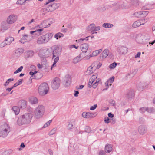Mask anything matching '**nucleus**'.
<instances>
[{
  "mask_svg": "<svg viewBox=\"0 0 155 155\" xmlns=\"http://www.w3.org/2000/svg\"><path fill=\"white\" fill-rule=\"evenodd\" d=\"M34 54V52L32 50L27 51L25 53V56L26 58H28L32 57Z\"/></svg>",
  "mask_w": 155,
  "mask_h": 155,
  "instance_id": "23",
  "label": "nucleus"
},
{
  "mask_svg": "<svg viewBox=\"0 0 155 155\" xmlns=\"http://www.w3.org/2000/svg\"><path fill=\"white\" fill-rule=\"evenodd\" d=\"M10 131V127L7 124H4L0 128V137H5Z\"/></svg>",
  "mask_w": 155,
  "mask_h": 155,
  "instance_id": "6",
  "label": "nucleus"
},
{
  "mask_svg": "<svg viewBox=\"0 0 155 155\" xmlns=\"http://www.w3.org/2000/svg\"><path fill=\"white\" fill-rule=\"evenodd\" d=\"M128 49L127 48L124 46H120L119 47L117 50V51L120 54H123L124 53H127L128 51Z\"/></svg>",
  "mask_w": 155,
  "mask_h": 155,
  "instance_id": "14",
  "label": "nucleus"
},
{
  "mask_svg": "<svg viewBox=\"0 0 155 155\" xmlns=\"http://www.w3.org/2000/svg\"><path fill=\"white\" fill-rule=\"evenodd\" d=\"M141 12V16L143 17L146 16L148 13V11H143Z\"/></svg>",
  "mask_w": 155,
  "mask_h": 155,
  "instance_id": "45",
  "label": "nucleus"
},
{
  "mask_svg": "<svg viewBox=\"0 0 155 155\" xmlns=\"http://www.w3.org/2000/svg\"><path fill=\"white\" fill-rule=\"evenodd\" d=\"M91 57H92L91 54L87 56L85 55L84 59L85 60H88Z\"/></svg>",
  "mask_w": 155,
  "mask_h": 155,
  "instance_id": "59",
  "label": "nucleus"
},
{
  "mask_svg": "<svg viewBox=\"0 0 155 155\" xmlns=\"http://www.w3.org/2000/svg\"><path fill=\"white\" fill-rule=\"evenodd\" d=\"M73 62L74 64H76L78 63L77 57H75L73 60Z\"/></svg>",
  "mask_w": 155,
  "mask_h": 155,
  "instance_id": "62",
  "label": "nucleus"
},
{
  "mask_svg": "<svg viewBox=\"0 0 155 155\" xmlns=\"http://www.w3.org/2000/svg\"><path fill=\"white\" fill-rule=\"evenodd\" d=\"M144 23H141L139 20H138L134 22L132 26L134 28H136L140 26L141 25H143Z\"/></svg>",
  "mask_w": 155,
  "mask_h": 155,
  "instance_id": "25",
  "label": "nucleus"
},
{
  "mask_svg": "<svg viewBox=\"0 0 155 155\" xmlns=\"http://www.w3.org/2000/svg\"><path fill=\"white\" fill-rule=\"evenodd\" d=\"M45 113V107L42 105H38L34 111V117L36 119H39L42 117Z\"/></svg>",
  "mask_w": 155,
  "mask_h": 155,
  "instance_id": "3",
  "label": "nucleus"
},
{
  "mask_svg": "<svg viewBox=\"0 0 155 155\" xmlns=\"http://www.w3.org/2000/svg\"><path fill=\"white\" fill-rule=\"evenodd\" d=\"M14 41V38L12 37H8L6 38L5 39V41H8L7 43L8 45L10 44Z\"/></svg>",
  "mask_w": 155,
  "mask_h": 155,
  "instance_id": "30",
  "label": "nucleus"
},
{
  "mask_svg": "<svg viewBox=\"0 0 155 155\" xmlns=\"http://www.w3.org/2000/svg\"><path fill=\"white\" fill-rule=\"evenodd\" d=\"M80 48L83 52L86 53L88 49V45L86 43H84L80 45Z\"/></svg>",
  "mask_w": 155,
  "mask_h": 155,
  "instance_id": "15",
  "label": "nucleus"
},
{
  "mask_svg": "<svg viewBox=\"0 0 155 155\" xmlns=\"http://www.w3.org/2000/svg\"><path fill=\"white\" fill-rule=\"evenodd\" d=\"M112 150V145L110 144H107L105 147V151L107 153L111 152Z\"/></svg>",
  "mask_w": 155,
  "mask_h": 155,
  "instance_id": "17",
  "label": "nucleus"
},
{
  "mask_svg": "<svg viewBox=\"0 0 155 155\" xmlns=\"http://www.w3.org/2000/svg\"><path fill=\"white\" fill-rule=\"evenodd\" d=\"M24 51V49L22 48H19L15 50V54L16 56L19 57L23 53Z\"/></svg>",
  "mask_w": 155,
  "mask_h": 155,
  "instance_id": "16",
  "label": "nucleus"
},
{
  "mask_svg": "<svg viewBox=\"0 0 155 155\" xmlns=\"http://www.w3.org/2000/svg\"><path fill=\"white\" fill-rule=\"evenodd\" d=\"M71 79L69 75H66L63 82V84L65 87H69L71 83Z\"/></svg>",
  "mask_w": 155,
  "mask_h": 155,
  "instance_id": "9",
  "label": "nucleus"
},
{
  "mask_svg": "<svg viewBox=\"0 0 155 155\" xmlns=\"http://www.w3.org/2000/svg\"><path fill=\"white\" fill-rule=\"evenodd\" d=\"M106 117L107 118H105L104 121L105 123L108 124L110 122L109 120L110 119L108 117Z\"/></svg>",
  "mask_w": 155,
  "mask_h": 155,
  "instance_id": "58",
  "label": "nucleus"
},
{
  "mask_svg": "<svg viewBox=\"0 0 155 155\" xmlns=\"http://www.w3.org/2000/svg\"><path fill=\"white\" fill-rule=\"evenodd\" d=\"M114 79V76L112 77L111 78L108 80L105 83V84L107 85V86L111 85V83L113 82Z\"/></svg>",
  "mask_w": 155,
  "mask_h": 155,
  "instance_id": "26",
  "label": "nucleus"
},
{
  "mask_svg": "<svg viewBox=\"0 0 155 155\" xmlns=\"http://www.w3.org/2000/svg\"><path fill=\"white\" fill-rule=\"evenodd\" d=\"M97 74H95L94 75H93L91 77V78L92 79H93L94 81H95L96 79H97Z\"/></svg>",
  "mask_w": 155,
  "mask_h": 155,
  "instance_id": "55",
  "label": "nucleus"
},
{
  "mask_svg": "<svg viewBox=\"0 0 155 155\" xmlns=\"http://www.w3.org/2000/svg\"><path fill=\"white\" fill-rule=\"evenodd\" d=\"M145 121V119L144 118L142 117H140L139 118V122L141 124H143Z\"/></svg>",
  "mask_w": 155,
  "mask_h": 155,
  "instance_id": "50",
  "label": "nucleus"
},
{
  "mask_svg": "<svg viewBox=\"0 0 155 155\" xmlns=\"http://www.w3.org/2000/svg\"><path fill=\"white\" fill-rule=\"evenodd\" d=\"M114 25L109 23H104L102 25V27L105 28H110L113 27Z\"/></svg>",
  "mask_w": 155,
  "mask_h": 155,
  "instance_id": "27",
  "label": "nucleus"
},
{
  "mask_svg": "<svg viewBox=\"0 0 155 155\" xmlns=\"http://www.w3.org/2000/svg\"><path fill=\"white\" fill-rule=\"evenodd\" d=\"M29 101L32 104H37L38 102V99L34 97H30L29 99Z\"/></svg>",
  "mask_w": 155,
  "mask_h": 155,
  "instance_id": "21",
  "label": "nucleus"
},
{
  "mask_svg": "<svg viewBox=\"0 0 155 155\" xmlns=\"http://www.w3.org/2000/svg\"><path fill=\"white\" fill-rule=\"evenodd\" d=\"M141 54V52H138L137 54L135 55V58H137L140 57V55Z\"/></svg>",
  "mask_w": 155,
  "mask_h": 155,
  "instance_id": "63",
  "label": "nucleus"
},
{
  "mask_svg": "<svg viewBox=\"0 0 155 155\" xmlns=\"http://www.w3.org/2000/svg\"><path fill=\"white\" fill-rule=\"evenodd\" d=\"M47 51L48 52L50 51L52 52V59L55 57L59 56L61 54V51L60 50L58 46L57 45L53 46L51 48L48 49Z\"/></svg>",
  "mask_w": 155,
  "mask_h": 155,
  "instance_id": "5",
  "label": "nucleus"
},
{
  "mask_svg": "<svg viewBox=\"0 0 155 155\" xmlns=\"http://www.w3.org/2000/svg\"><path fill=\"white\" fill-rule=\"evenodd\" d=\"M10 26V25L7 22L3 21L1 23L0 29L3 32L9 29Z\"/></svg>",
  "mask_w": 155,
  "mask_h": 155,
  "instance_id": "10",
  "label": "nucleus"
},
{
  "mask_svg": "<svg viewBox=\"0 0 155 155\" xmlns=\"http://www.w3.org/2000/svg\"><path fill=\"white\" fill-rule=\"evenodd\" d=\"M56 130L57 129L56 128H54L49 132V135H51L54 134L55 133Z\"/></svg>",
  "mask_w": 155,
  "mask_h": 155,
  "instance_id": "38",
  "label": "nucleus"
},
{
  "mask_svg": "<svg viewBox=\"0 0 155 155\" xmlns=\"http://www.w3.org/2000/svg\"><path fill=\"white\" fill-rule=\"evenodd\" d=\"M132 15H133V16L137 17V18H140L142 16L141 15V12H137L134 13Z\"/></svg>",
  "mask_w": 155,
  "mask_h": 155,
  "instance_id": "33",
  "label": "nucleus"
},
{
  "mask_svg": "<svg viewBox=\"0 0 155 155\" xmlns=\"http://www.w3.org/2000/svg\"><path fill=\"white\" fill-rule=\"evenodd\" d=\"M16 20L15 16L14 15H10L7 18L6 22L10 25L14 22Z\"/></svg>",
  "mask_w": 155,
  "mask_h": 155,
  "instance_id": "12",
  "label": "nucleus"
},
{
  "mask_svg": "<svg viewBox=\"0 0 155 155\" xmlns=\"http://www.w3.org/2000/svg\"><path fill=\"white\" fill-rule=\"evenodd\" d=\"M25 2V0H18L16 3L17 4L22 5Z\"/></svg>",
  "mask_w": 155,
  "mask_h": 155,
  "instance_id": "49",
  "label": "nucleus"
},
{
  "mask_svg": "<svg viewBox=\"0 0 155 155\" xmlns=\"http://www.w3.org/2000/svg\"><path fill=\"white\" fill-rule=\"evenodd\" d=\"M117 63L116 62H114L111 64L109 66V68L112 69L114 68L117 66Z\"/></svg>",
  "mask_w": 155,
  "mask_h": 155,
  "instance_id": "40",
  "label": "nucleus"
},
{
  "mask_svg": "<svg viewBox=\"0 0 155 155\" xmlns=\"http://www.w3.org/2000/svg\"><path fill=\"white\" fill-rule=\"evenodd\" d=\"M95 28H94V29H93V30L91 31V32L92 34H93L94 33L96 34L97 33V32H96L97 31L95 29Z\"/></svg>",
  "mask_w": 155,
  "mask_h": 155,
  "instance_id": "64",
  "label": "nucleus"
},
{
  "mask_svg": "<svg viewBox=\"0 0 155 155\" xmlns=\"http://www.w3.org/2000/svg\"><path fill=\"white\" fill-rule=\"evenodd\" d=\"M6 41H5V40L0 45V47H3L6 45H8V43H6Z\"/></svg>",
  "mask_w": 155,
  "mask_h": 155,
  "instance_id": "46",
  "label": "nucleus"
},
{
  "mask_svg": "<svg viewBox=\"0 0 155 155\" xmlns=\"http://www.w3.org/2000/svg\"><path fill=\"white\" fill-rule=\"evenodd\" d=\"M109 54V51L107 49H105L103 51L101 54V56H102L103 58H106Z\"/></svg>",
  "mask_w": 155,
  "mask_h": 155,
  "instance_id": "22",
  "label": "nucleus"
},
{
  "mask_svg": "<svg viewBox=\"0 0 155 155\" xmlns=\"http://www.w3.org/2000/svg\"><path fill=\"white\" fill-rule=\"evenodd\" d=\"M55 58L54 59V62L53 64L52 65L51 67V69L52 68L56 66V64L57 62L59 60V56L55 57Z\"/></svg>",
  "mask_w": 155,
  "mask_h": 155,
  "instance_id": "32",
  "label": "nucleus"
},
{
  "mask_svg": "<svg viewBox=\"0 0 155 155\" xmlns=\"http://www.w3.org/2000/svg\"><path fill=\"white\" fill-rule=\"evenodd\" d=\"M93 67H89L88 68H87V74H90L92 73H93Z\"/></svg>",
  "mask_w": 155,
  "mask_h": 155,
  "instance_id": "36",
  "label": "nucleus"
},
{
  "mask_svg": "<svg viewBox=\"0 0 155 155\" xmlns=\"http://www.w3.org/2000/svg\"><path fill=\"white\" fill-rule=\"evenodd\" d=\"M98 84V83H96L95 82L92 85V87L94 88H95L97 87V86Z\"/></svg>",
  "mask_w": 155,
  "mask_h": 155,
  "instance_id": "60",
  "label": "nucleus"
},
{
  "mask_svg": "<svg viewBox=\"0 0 155 155\" xmlns=\"http://www.w3.org/2000/svg\"><path fill=\"white\" fill-rule=\"evenodd\" d=\"M49 91L48 84L46 83H42L39 87L38 93L42 96H44L47 94Z\"/></svg>",
  "mask_w": 155,
  "mask_h": 155,
  "instance_id": "4",
  "label": "nucleus"
},
{
  "mask_svg": "<svg viewBox=\"0 0 155 155\" xmlns=\"http://www.w3.org/2000/svg\"><path fill=\"white\" fill-rule=\"evenodd\" d=\"M109 102L110 104H112V106H114L115 105V102L114 100L110 99L109 100Z\"/></svg>",
  "mask_w": 155,
  "mask_h": 155,
  "instance_id": "54",
  "label": "nucleus"
},
{
  "mask_svg": "<svg viewBox=\"0 0 155 155\" xmlns=\"http://www.w3.org/2000/svg\"><path fill=\"white\" fill-rule=\"evenodd\" d=\"M148 108L147 107H143L140 108L139 109V110L141 113H143L146 111H147Z\"/></svg>",
  "mask_w": 155,
  "mask_h": 155,
  "instance_id": "35",
  "label": "nucleus"
},
{
  "mask_svg": "<svg viewBox=\"0 0 155 155\" xmlns=\"http://www.w3.org/2000/svg\"><path fill=\"white\" fill-rule=\"evenodd\" d=\"M46 21H43L41 24H40V25H42V27L44 28H47V25H45L46 23Z\"/></svg>",
  "mask_w": 155,
  "mask_h": 155,
  "instance_id": "52",
  "label": "nucleus"
},
{
  "mask_svg": "<svg viewBox=\"0 0 155 155\" xmlns=\"http://www.w3.org/2000/svg\"><path fill=\"white\" fill-rule=\"evenodd\" d=\"M43 30V29H39L36 30L35 31H31L30 32V33L31 34H34V35H36L37 36H39L42 35L41 33Z\"/></svg>",
  "mask_w": 155,
  "mask_h": 155,
  "instance_id": "19",
  "label": "nucleus"
},
{
  "mask_svg": "<svg viewBox=\"0 0 155 155\" xmlns=\"http://www.w3.org/2000/svg\"><path fill=\"white\" fill-rule=\"evenodd\" d=\"M12 109L13 111L14 112L15 115L18 114L20 112V109L18 107H13Z\"/></svg>",
  "mask_w": 155,
  "mask_h": 155,
  "instance_id": "29",
  "label": "nucleus"
},
{
  "mask_svg": "<svg viewBox=\"0 0 155 155\" xmlns=\"http://www.w3.org/2000/svg\"><path fill=\"white\" fill-rule=\"evenodd\" d=\"M14 80V79L13 78H9L7 80L6 82L4 84V85L5 86H7V85H8V84H9V83L11 81H13Z\"/></svg>",
  "mask_w": 155,
  "mask_h": 155,
  "instance_id": "44",
  "label": "nucleus"
},
{
  "mask_svg": "<svg viewBox=\"0 0 155 155\" xmlns=\"http://www.w3.org/2000/svg\"><path fill=\"white\" fill-rule=\"evenodd\" d=\"M85 52L81 53L79 54V55L78 56V61H80L83 59H84L85 57Z\"/></svg>",
  "mask_w": 155,
  "mask_h": 155,
  "instance_id": "31",
  "label": "nucleus"
},
{
  "mask_svg": "<svg viewBox=\"0 0 155 155\" xmlns=\"http://www.w3.org/2000/svg\"><path fill=\"white\" fill-rule=\"evenodd\" d=\"M97 107V104H94L93 106H92L90 108V110H94Z\"/></svg>",
  "mask_w": 155,
  "mask_h": 155,
  "instance_id": "56",
  "label": "nucleus"
},
{
  "mask_svg": "<svg viewBox=\"0 0 155 155\" xmlns=\"http://www.w3.org/2000/svg\"><path fill=\"white\" fill-rule=\"evenodd\" d=\"M23 68V67L22 66H21L20 67L17 69L14 72V74H17L19 72L21 71L22 69Z\"/></svg>",
  "mask_w": 155,
  "mask_h": 155,
  "instance_id": "42",
  "label": "nucleus"
},
{
  "mask_svg": "<svg viewBox=\"0 0 155 155\" xmlns=\"http://www.w3.org/2000/svg\"><path fill=\"white\" fill-rule=\"evenodd\" d=\"M137 87L138 89L140 90H142L144 88V86L143 85L142 83H140V84L137 85Z\"/></svg>",
  "mask_w": 155,
  "mask_h": 155,
  "instance_id": "37",
  "label": "nucleus"
},
{
  "mask_svg": "<svg viewBox=\"0 0 155 155\" xmlns=\"http://www.w3.org/2000/svg\"><path fill=\"white\" fill-rule=\"evenodd\" d=\"M98 52H97V50L94 51L93 52L92 54H91V55L92 57L96 56L99 54L98 53Z\"/></svg>",
  "mask_w": 155,
  "mask_h": 155,
  "instance_id": "48",
  "label": "nucleus"
},
{
  "mask_svg": "<svg viewBox=\"0 0 155 155\" xmlns=\"http://www.w3.org/2000/svg\"><path fill=\"white\" fill-rule=\"evenodd\" d=\"M33 114L30 113H25L18 117L17 120L18 124L19 125L29 124L31 121Z\"/></svg>",
  "mask_w": 155,
  "mask_h": 155,
  "instance_id": "1",
  "label": "nucleus"
},
{
  "mask_svg": "<svg viewBox=\"0 0 155 155\" xmlns=\"http://www.w3.org/2000/svg\"><path fill=\"white\" fill-rule=\"evenodd\" d=\"M155 111V110L153 107L148 108L147 110V112L149 113H153Z\"/></svg>",
  "mask_w": 155,
  "mask_h": 155,
  "instance_id": "41",
  "label": "nucleus"
},
{
  "mask_svg": "<svg viewBox=\"0 0 155 155\" xmlns=\"http://www.w3.org/2000/svg\"><path fill=\"white\" fill-rule=\"evenodd\" d=\"M59 6V3L50 4L46 8V10L48 12H52L58 8Z\"/></svg>",
  "mask_w": 155,
  "mask_h": 155,
  "instance_id": "8",
  "label": "nucleus"
},
{
  "mask_svg": "<svg viewBox=\"0 0 155 155\" xmlns=\"http://www.w3.org/2000/svg\"><path fill=\"white\" fill-rule=\"evenodd\" d=\"M30 37V36L26 34L20 40V42L23 44L25 42H28L31 41Z\"/></svg>",
  "mask_w": 155,
  "mask_h": 155,
  "instance_id": "11",
  "label": "nucleus"
},
{
  "mask_svg": "<svg viewBox=\"0 0 155 155\" xmlns=\"http://www.w3.org/2000/svg\"><path fill=\"white\" fill-rule=\"evenodd\" d=\"M87 118H92L93 117V114L89 112H87Z\"/></svg>",
  "mask_w": 155,
  "mask_h": 155,
  "instance_id": "53",
  "label": "nucleus"
},
{
  "mask_svg": "<svg viewBox=\"0 0 155 155\" xmlns=\"http://www.w3.org/2000/svg\"><path fill=\"white\" fill-rule=\"evenodd\" d=\"M95 27V25L94 24H91L88 26V29L91 32V31L93 30L94 28Z\"/></svg>",
  "mask_w": 155,
  "mask_h": 155,
  "instance_id": "34",
  "label": "nucleus"
},
{
  "mask_svg": "<svg viewBox=\"0 0 155 155\" xmlns=\"http://www.w3.org/2000/svg\"><path fill=\"white\" fill-rule=\"evenodd\" d=\"M90 36H88L84 38H80L78 40V42H81L82 41H83L84 40H86L87 41L88 40V38Z\"/></svg>",
  "mask_w": 155,
  "mask_h": 155,
  "instance_id": "51",
  "label": "nucleus"
},
{
  "mask_svg": "<svg viewBox=\"0 0 155 155\" xmlns=\"http://www.w3.org/2000/svg\"><path fill=\"white\" fill-rule=\"evenodd\" d=\"M87 112H83L82 114V117L85 118H87Z\"/></svg>",
  "mask_w": 155,
  "mask_h": 155,
  "instance_id": "57",
  "label": "nucleus"
},
{
  "mask_svg": "<svg viewBox=\"0 0 155 155\" xmlns=\"http://www.w3.org/2000/svg\"><path fill=\"white\" fill-rule=\"evenodd\" d=\"M75 125V121L74 120L70 121L68 122L67 126V129L68 130L72 129Z\"/></svg>",
  "mask_w": 155,
  "mask_h": 155,
  "instance_id": "24",
  "label": "nucleus"
},
{
  "mask_svg": "<svg viewBox=\"0 0 155 155\" xmlns=\"http://www.w3.org/2000/svg\"><path fill=\"white\" fill-rule=\"evenodd\" d=\"M68 48L70 50H73V48L78 49V46H76L75 45H73L68 46Z\"/></svg>",
  "mask_w": 155,
  "mask_h": 155,
  "instance_id": "39",
  "label": "nucleus"
},
{
  "mask_svg": "<svg viewBox=\"0 0 155 155\" xmlns=\"http://www.w3.org/2000/svg\"><path fill=\"white\" fill-rule=\"evenodd\" d=\"M108 116L109 117L112 118L114 116L113 114L111 113H109L108 114Z\"/></svg>",
  "mask_w": 155,
  "mask_h": 155,
  "instance_id": "61",
  "label": "nucleus"
},
{
  "mask_svg": "<svg viewBox=\"0 0 155 155\" xmlns=\"http://www.w3.org/2000/svg\"><path fill=\"white\" fill-rule=\"evenodd\" d=\"M53 35V33L49 32L40 36L37 39L36 43L39 45L46 44L51 39Z\"/></svg>",
  "mask_w": 155,
  "mask_h": 155,
  "instance_id": "2",
  "label": "nucleus"
},
{
  "mask_svg": "<svg viewBox=\"0 0 155 155\" xmlns=\"http://www.w3.org/2000/svg\"><path fill=\"white\" fill-rule=\"evenodd\" d=\"M64 34L62 33L58 32L56 34L54 35V37L56 40H58V39L63 37L64 36Z\"/></svg>",
  "mask_w": 155,
  "mask_h": 155,
  "instance_id": "28",
  "label": "nucleus"
},
{
  "mask_svg": "<svg viewBox=\"0 0 155 155\" xmlns=\"http://www.w3.org/2000/svg\"><path fill=\"white\" fill-rule=\"evenodd\" d=\"M145 35H141L140 36H138L136 38L137 41L140 44H142L143 43L144 41V38Z\"/></svg>",
  "mask_w": 155,
  "mask_h": 155,
  "instance_id": "18",
  "label": "nucleus"
},
{
  "mask_svg": "<svg viewBox=\"0 0 155 155\" xmlns=\"http://www.w3.org/2000/svg\"><path fill=\"white\" fill-rule=\"evenodd\" d=\"M99 155H106V152L102 150H100L98 153Z\"/></svg>",
  "mask_w": 155,
  "mask_h": 155,
  "instance_id": "47",
  "label": "nucleus"
},
{
  "mask_svg": "<svg viewBox=\"0 0 155 155\" xmlns=\"http://www.w3.org/2000/svg\"><path fill=\"white\" fill-rule=\"evenodd\" d=\"M60 80L58 78H55L52 81L51 84L52 88L54 90L58 89L60 86Z\"/></svg>",
  "mask_w": 155,
  "mask_h": 155,
  "instance_id": "7",
  "label": "nucleus"
},
{
  "mask_svg": "<svg viewBox=\"0 0 155 155\" xmlns=\"http://www.w3.org/2000/svg\"><path fill=\"white\" fill-rule=\"evenodd\" d=\"M134 96V90H131L129 91L126 94V97L128 99L132 98Z\"/></svg>",
  "mask_w": 155,
  "mask_h": 155,
  "instance_id": "20",
  "label": "nucleus"
},
{
  "mask_svg": "<svg viewBox=\"0 0 155 155\" xmlns=\"http://www.w3.org/2000/svg\"><path fill=\"white\" fill-rule=\"evenodd\" d=\"M138 130L139 133L141 135H143L147 132V128L145 126L142 125L139 127Z\"/></svg>",
  "mask_w": 155,
  "mask_h": 155,
  "instance_id": "13",
  "label": "nucleus"
},
{
  "mask_svg": "<svg viewBox=\"0 0 155 155\" xmlns=\"http://www.w3.org/2000/svg\"><path fill=\"white\" fill-rule=\"evenodd\" d=\"M91 129L89 127L87 126H85L84 130L85 132L89 133L91 132Z\"/></svg>",
  "mask_w": 155,
  "mask_h": 155,
  "instance_id": "43",
  "label": "nucleus"
}]
</instances>
